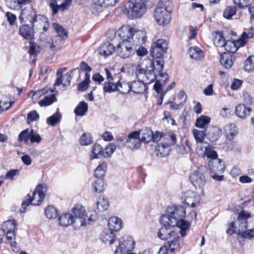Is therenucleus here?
<instances>
[{"instance_id":"nucleus-1","label":"nucleus","mask_w":254,"mask_h":254,"mask_svg":"<svg viewBox=\"0 0 254 254\" xmlns=\"http://www.w3.org/2000/svg\"><path fill=\"white\" fill-rule=\"evenodd\" d=\"M167 213L166 215L161 216V224L176 226L177 228L179 229V233L181 236L185 237L187 231L190 226V222L183 219L186 214L185 208L181 205L169 207L167 210Z\"/></svg>"},{"instance_id":"nucleus-2","label":"nucleus","mask_w":254,"mask_h":254,"mask_svg":"<svg viewBox=\"0 0 254 254\" xmlns=\"http://www.w3.org/2000/svg\"><path fill=\"white\" fill-rule=\"evenodd\" d=\"M173 8L172 0H160L154 10V17L156 22L160 25L169 23Z\"/></svg>"},{"instance_id":"nucleus-3","label":"nucleus","mask_w":254,"mask_h":254,"mask_svg":"<svg viewBox=\"0 0 254 254\" xmlns=\"http://www.w3.org/2000/svg\"><path fill=\"white\" fill-rule=\"evenodd\" d=\"M72 212L74 215V227L78 228L90 224L97 218V213L95 211L85 214L84 207L80 204L75 205L72 209Z\"/></svg>"},{"instance_id":"nucleus-4","label":"nucleus","mask_w":254,"mask_h":254,"mask_svg":"<svg viewBox=\"0 0 254 254\" xmlns=\"http://www.w3.org/2000/svg\"><path fill=\"white\" fill-rule=\"evenodd\" d=\"M146 5L144 0L128 1L125 6L124 12L131 19L141 17L145 12Z\"/></svg>"},{"instance_id":"nucleus-5","label":"nucleus","mask_w":254,"mask_h":254,"mask_svg":"<svg viewBox=\"0 0 254 254\" xmlns=\"http://www.w3.org/2000/svg\"><path fill=\"white\" fill-rule=\"evenodd\" d=\"M46 188L43 185H39L33 191L32 196L22 202L20 211L21 213L26 212V207L30 204L33 205H39L44 200L46 192Z\"/></svg>"},{"instance_id":"nucleus-6","label":"nucleus","mask_w":254,"mask_h":254,"mask_svg":"<svg viewBox=\"0 0 254 254\" xmlns=\"http://www.w3.org/2000/svg\"><path fill=\"white\" fill-rule=\"evenodd\" d=\"M206 171V167L201 165L190 177V180L192 185L196 189H199L201 190V194L202 195H204L203 187L205 185V179L204 174Z\"/></svg>"},{"instance_id":"nucleus-7","label":"nucleus","mask_w":254,"mask_h":254,"mask_svg":"<svg viewBox=\"0 0 254 254\" xmlns=\"http://www.w3.org/2000/svg\"><path fill=\"white\" fill-rule=\"evenodd\" d=\"M16 227L17 223L14 220L5 221L2 225V227L6 232V237L8 243L11 247L15 250L17 249V244L15 241Z\"/></svg>"},{"instance_id":"nucleus-8","label":"nucleus","mask_w":254,"mask_h":254,"mask_svg":"<svg viewBox=\"0 0 254 254\" xmlns=\"http://www.w3.org/2000/svg\"><path fill=\"white\" fill-rule=\"evenodd\" d=\"M168 43L163 39H159L153 42L151 46L150 53L156 59H162L167 52Z\"/></svg>"},{"instance_id":"nucleus-9","label":"nucleus","mask_w":254,"mask_h":254,"mask_svg":"<svg viewBox=\"0 0 254 254\" xmlns=\"http://www.w3.org/2000/svg\"><path fill=\"white\" fill-rule=\"evenodd\" d=\"M162 226L160 229L158 235L160 239L163 240L169 241L172 239L179 238L178 233L179 231L175 227L170 224L165 225L162 224Z\"/></svg>"},{"instance_id":"nucleus-10","label":"nucleus","mask_w":254,"mask_h":254,"mask_svg":"<svg viewBox=\"0 0 254 254\" xmlns=\"http://www.w3.org/2000/svg\"><path fill=\"white\" fill-rule=\"evenodd\" d=\"M134 244L131 237H123L120 240L119 246L117 248L115 254H127L133 249Z\"/></svg>"},{"instance_id":"nucleus-11","label":"nucleus","mask_w":254,"mask_h":254,"mask_svg":"<svg viewBox=\"0 0 254 254\" xmlns=\"http://www.w3.org/2000/svg\"><path fill=\"white\" fill-rule=\"evenodd\" d=\"M116 51L119 57L124 59L130 57L135 53L131 41H122L117 46Z\"/></svg>"},{"instance_id":"nucleus-12","label":"nucleus","mask_w":254,"mask_h":254,"mask_svg":"<svg viewBox=\"0 0 254 254\" xmlns=\"http://www.w3.org/2000/svg\"><path fill=\"white\" fill-rule=\"evenodd\" d=\"M183 198L185 203L191 207H194L198 205L201 199L200 195L190 190L184 193Z\"/></svg>"},{"instance_id":"nucleus-13","label":"nucleus","mask_w":254,"mask_h":254,"mask_svg":"<svg viewBox=\"0 0 254 254\" xmlns=\"http://www.w3.org/2000/svg\"><path fill=\"white\" fill-rule=\"evenodd\" d=\"M197 154L203 156L210 158V160L217 159V154L215 151L213 150L208 143L202 144L201 146L196 149Z\"/></svg>"},{"instance_id":"nucleus-14","label":"nucleus","mask_w":254,"mask_h":254,"mask_svg":"<svg viewBox=\"0 0 254 254\" xmlns=\"http://www.w3.org/2000/svg\"><path fill=\"white\" fill-rule=\"evenodd\" d=\"M49 6L52 9V14H56L59 11H64L67 10L71 4V0H66L61 4H58V2L61 0H49Z\"/></svg>"},{"instance_id":"nucleus-15","label":"nucleus","mask_w":254,"mask_h":254,"mask_svg":"<svg viewBox=\"0 0 254 254\" xmlns=\"http://www.w3.org/2000/svg\"><path fill=\"white\" fill-rule=\"evenodd\" d=\"M246 43V40L243 38L242 36L239 40L226 42L223 47L228 52V53L233 54L238 50L240 46H244Z\"/></svg>"},{"instance_id":"nucleus-16","label":"nucleus","mask_w":254,"mask_h":254,"mask_svg":"<svg viewBox=\"0 0 254 254\" xmlns=\"http://www.w3.org/2000/svg\"><path fill=\"white\" fill-rule=\"evenodd\" d=\"M139 133L137 131H134L128 134V138L125 142V145L130 149L137 148L140 143L138 139Z\"/></svg>"},{"instance_id":"nucleus-17","label":"nucleus","mask_w":254,"mask_h":254,"mask_svg":"<svg viewBox=\"0 0 254 254\" xmlns=\"http://www.w3.org/2000/svg\"><path fill=\"white\" fill-rule=\"evenodd\" d=\"M208 166L212 173L222 174L225 169L224 163L219 159L209 160Z\"/></svg>"},{"instance_id":"nucleus-18","label":"nucleus","mask_w":254,"mask_h":254,"mask_svg":"<svg viewBox=\"0 0 254 254\" xmlns=\"http://www.w3.org/2000/svg\"><path fill=\"white\" fill-rule=\"evenodd\" d=\"M157 80L154 85V88L158 93H160L163 86H165L169 80V75L166 72H160L156 76Z\"/></svg>"},{"instance_id":"nucleus-19","label":"nucleus","mask_w":254,"mask_h":254,"mask_svg":"<svg viewBox=\"0 0 254 254\" xmlns=\"http://www.w3.org/2000/svg\"><path fill=\"white\" fill-rule=\"evenodd\" d=\"M134 29L129 26H124L118 30L119 36L122 39V41H131Z\"/></svg>"},{"instance_id":"nucleus-20","label":"nucleus","mask_w":254,"mask_h":254,"mask_svg":"<svg viewBox=\"0 0 254 254\" xmlns=\"http://www.w3.org/2000/svg\"><path fill=\"white\" fill-rule=\"evenodd\" d=\"M35 14L33 8L31 6H28L22 9L19 19L21 23H23L25 19L31 22Z\"/></svg>"},{"instance_id":"nucleus-21","label":"nucleus","mask_w":254,"mask_h":254,"mask_svg":"<svg viewBox=\"0 0 254 254\" xmlns=\"http://www.w3.org/2000/svg\"><path fill=\"white\" fill-rule=\"evenodd\" d=\"M101 239L105 244L114 243L116 240L115 232L109 228L105 229L101 234Z\"/></svg>"},{"instance_id":"nucleus-22","label":"nucleus","mask_w":254,"mask_h":254,"mask_svg":"<svg viewBox=\"0 0 254 254\" xmlns=\"http://www.w3.org/2000/svg\"><path fill=\"white\" fill-rule=\"evenodd\" d=\"M115 51L113 45L109 42L102 44L98 49L99 54L105 57L112 55Z\"/></svg>"},{"instance_id":"nucleus-23","label":"nucleus","mask_w":254,"mask_h":254,"mask_svg":"<svg viewBox=\"0 0 254 254\" xmlns=\"http://www.w3.org/2000/svg\"><path fill=\"white\" fill-rule=\"evenodd\" d=\"M234 59L233 54L224 53L221 56L220 62L221 64L226 68H230L233 64Z\"/></svg>"},{"instance_id":"nucleus-24","label":"nucleus","mask_w":254,"mask_h":254,"mask_svg":"<svg viewBox=\"0 0 254 254\" xmlns=\"http://www.w3.org/2000/svg\"><path fill=\"white\" fill-rule=\"evenodd\" d=\"M59 222L60 225L63 227H67L71 224H73L74 226L73 216L69 213L61 215L59 217Z\"/></svg>"},{"instance_id":"nucleus-25","label":"nucleus","mask_w":254,"mask_h":254,"mask_svg":"<svg viewBox=\"0 0 254 254\" xmlns=\"http://www.w3.org/2000/svg\"><path fill=\"white\" fill-rule=\"evenodd\" d=\"M19 32L20 35L26 39L31 40L34 37V31L28 25L25 24L20 26Z\"/></svg>"},{"instance_id":"nucleus-26","label":"nucleus","mask_w":254,"mask_h":254,"mask_svg":"<svg viewBox=\"0 0 254 254\" xmlns=\"http://www.w3.org/2000/svg\"><path fill=\"white\" fill-rule=\"evenodd\" d=\"M221 135V130L216 127H212L209 128L206 134L207 138L212 142L217 140Z\"/></svg>"},{"instance_id":"nucleus-27","label":"nucleus","mask_w":254,"mask_h":254,"mask_svg":"<svg viewBox=\"0 0 254 254\" xmlns=\"http://www.w3.org/2000/svg\"><path fill=\"white\" fill-rule=\"evenodd\" d=\"M251 108L246 107L244 104H240L236 106V114L240 118L244 119L250 115Z\"/></svg>"},{"instance_id":"nucleus-28","label":"nucleus","mask_w":254,"mask_h":254,"mask_svg":"<svg viewBox=\"0 0 254 254\" xmlns=\"http://www.w3.org/2000/svg\"><path fill=\"white\" fill-rule=\"evenodd\" d=\"M226 136L227 139L232 140L238 133V128L236 125L233 124H230L226 125L224 128Z\"/></svg>"},{"instance_id":"nucleus-29","label":"nucleus","mask_w":254,"mask_h":254,"mask_svg":"<svg viewBox=\"0 0 254 254\" xmlns=\"http://www.w3.org/2000/svg\"><path fill=\"white\" fill-rule=\"evenodd\" d=\"M193 134L197 142L196 149L201 146L202 144L207 143L203 141L204 136L206 135L205 130L194 129L193 130Z\"/></svg>"},{"instance_id":"nucleus-30","label":"nucleus","mask_w":254,"mask_h":254,"mask_svg":"<svg viewBox=\"0 0 254 254\" xmlns=\"http://www.w3.org/2000/svg\"><path fill=\"white\" fill-rule=\"evenodd\" d=\"M176 134L172 132H169L163 135L161 143L170 148L171 146L176 143Z\"/></svg>"},{"instance_id":"nucleus-31","label":"nucleus","mask_w":254,"mask_h":254,"mask_svg":"<svg viewBox=\"0 0 254 254\" xmlns=\"http://www.w3.org/2000/svg\"><path fill=\"white\" fill-rule=\"evenodd\" d=\"M146 64H148L150 67H153L154 71L158 72H162V71L164 68V61L163 60H156L154 62L150 60H146L144 61Z\"/></svg>"},{"instance_id":"nucleus-32","label":"nucleus","mask_w":254,"mask_h":254,"mask_svg":"<svg viewBox=\"0 0 254 254\" xmlns=\"http://www.w3.org/2000/svg\"><path fill=\"white\" fill-rule=\"evenodd\" d=\"M122 220L116 217H112L108 221L109 229L114 232L119 231L122 228Z\"/></svg>"},{"instance_id":"nucleus-33","label":"nucleus","mask_w":254,"mask_h":254,"mask_svg":"<svg viewBox=\"0 0 254 254\" xmlns=\"http://www.w3.org/2000/svg\"><path fill=\"white\" fill-rule=\"evenodd\" d=\"M146 90L145 83L141 81H134L131 84V90L134 93L141 94Z\"/></svg>"},{"instance_id":"nucleus-34","label":"nucleus","mask_w":254,"mask_h":254,"mask_svg":"<svg viewBox=\"0 0 254 254\" xmlns=\"http://www.w3.org/2000/svg\"><path fill=\"white\" fill-rule=\"evenodd\" d=\"M32 19L31 22L32 27L36 28H40L47 21L46 17L41 14H35Z\"/></svg>"},{"instance_id":"nucleus-35","label":"nucleus","mask_w":254,"mask_h":254,"mask_svg":"<svg viewBox=\"0 0 254 254\" xmlns=\"http://www.w3.org/2000/svg\"><path fill=\"white\" fill-rule=\"evenodd\" d=\"M146 36L145 33L141 30L134 31L133 33L132 40L137 44H143L145 42Z\"/></svg>"},{"instance_id":"nucleus-36","label":"nucleus","mask_w":254,"mask_h":254,"mask_svg":"<svg viewBox=\"0 0 254 254\" xmlns=\"http://www.w3.org/2000/svg\"><path fill=\"white\" fill-rule=\"evenodd\" d=\"M29 2L30 0H7V4L12 9L18 10L22 8L23 4H26Z\"/></svg>"},{"instance_id":"nucleus-37","label":"nucleus","mask_w":254,"mask_h":254,"mask_svg":"<svg viewBox=\"0 0 254 254\" xmlns=\"http://www.w3.org/2000/svg\"><path fill=\"white\" fill-rule=\"evenodd\" d=\"M141 141L149 142L152 139V131L148 128L142 129L139 132Z\"/></svg>"},{"instance_id":"nucleus-38","label":"nucleus","mask_w":254,"mask_h":254,"mask_svg":"<svg viewBox=\"0 0 254 254\" xmlns=\"http://www.w3.org/2000/svg\"><path fill=\"white\" fill-rule=\"evenodd\" d=\"M96 205L99 211H104L108 209L109 205V202L107 197L100 196L97 199Z\"/></svg>"},{"instance_id":"nucleus-39","label":"nucleus","mask_w":254,"mask_h":254,"mask_svg":"<svg viewBox=\"0 0 254 254\" xmlns=\"http://www.w3.org/2000/svg\"><path fill=\"white\" fill-rule=\"evenodd\" d=\"M88 110V105L85 102L82 101L76 107L74 113L76 116H84Z\"/></svg>"},{"instance_id":"nucleus-40","label":"nucleus","mask_w":254,"mask_h":254,"mask_svg":"<svg viewBox=\"0 0 254 254\" xmlns=\"http://www.w3.org/2000/svg\"><path fill=\"white\" fill-rule=\"evenodd\" d=\"M53 26L58 34L56 37L61 38V42L67 38V32L62 26L57 23H54Z\"/></svg>"},{"instance_id":"nucleus-41","label":"nucleus","mask_w":254,"mask_h":254,"mask_svg":"<svg viewBox=\"0 0 254 254\" xmlns=\"http://www.w3.org/2000/svg\"><path fill=\"white\" fill-rule=\"evenodd\" d=\"M190 57L197 61L201 60L203 56L202 51L197 47H192L189 51Z\"/></svg>"},{"instance_id":"nucleus-42","label":"nucleus","mask_w":254,"mask_h":254,"mask_svg":"<svg viewBox=\"0 0 254 254\" xmlns=\"http://www.w3.org/2000/svg\"><path fill=\"white\" fill-rule=\"evenodd\" d=\"M170 148L161 143H159L156 148V154L158 157H163L167 156L170 152Z\"/></svg>"},{"instance_id":"nucleus-43","label":"nucleus","mask_w":254,"mask_h":254,"mask_svg":"<svg viewBox=\"0 0 254 254\" xmlns=\"http://www.w3.org/2000/svg\"><path fill=\"white\" fill-rule=\"evenodd\" d=\"M213 42L215 46L223 47L226 41L224 38L222 33L217 32L215 33L214 37L213 38Z\"/></svg>"},{"instance_id":"nucleus-44","label":"nucleus","mask_w":254,"mask_h":254,"mask_svg":"<svg viewBox=\"0 0 254 254\" xmlns=\"http://www.w3.org/2000/svg\"><path fill=\"white\" fill-rule=\"evenodd\" d=\"M118 90L117 82L116 83L113 81H107L104 83L103 91L106 93H112Z\"/></svg>"},{"instance_id":"nucleus-45","label":"nucleus","mask_w":254,"mask_h":254,"mask_svg":"<svg viewBox=\"0 0 254 254\" xmlns=\"http://www.w3.org/2000/svg\"><path fill=\"white\" fill-rule=\"evenodd\" d=\"M156 73L153 69L148 70L142 77V81L149 84L154 81L156 78Z\"/></svg>"},{"instance_id":"nucleus-46","label":"nucleus","mask_w":254,"mask_h":254,"mask_svg":"<svg viewBox=\"0 0 254 254\" xmlns=\"http://www.w3.org/2000/svg\"><path fill=\"white\" fill-rule=\"evenodd\" d=\"M179 239V238H176L168 241L167 248H169L170 252L175 253L180 250V244Z\"/></svg>"},{"instance_id":"nucleus-47","label":"nucleus","mask_w":254,"mask_h":254,"mask_svg":"<svg viewBox=\"0 0 254 254\" xmlns=\"http://www.w3.org/2000/svg\"><path fill=\"white\" fill-rule=\"evenodd\" d=\"M105 6L103 2L101 0H92V4L91 6L92 12L94 14H99L102 11V8Z\"/></svg>"},{"instance_id":"nucleus-48","label":"nucleus","mask_w":254,"mask_h":254,"mask_svg":"<svg viewBox=\"0 0 254 254\" xmlns=\"http://www.w3.org/2000/svg\"><path fill=\"white\" fill-rule=\"evenodd\" d=\"M106 163H102L98 165L94 172V176L97 178L103 179L107 170Z\"/></svg>"},{"instance_id":"nucleus-49","label":"nucleus","mask_w":254,"mask_h":254,"mask_svg":"<svg viewBox=\"0 0 254 254\" xmlns=\"http://www.w3.org/2000/svg\"><path fill=\"white\" fill-rule=\"evenodd\" d=\"M118 90L122 94H127L131 90V84L129 82H120L119 80L117 82Z\"/></svg>"},{"instance_id":"nucleus-50","label":"nucleus","mask_w":254,"mask_h":254,"mask_svg":"<svg viewBox=\"0 0 254 254\" xmlns=\"http://www.w3.org/2000/svg\"><path fill=\"white\" fill-rule=\"evenodd\" d=\"M62 118L60 113L58 111L55 113L52 116L47 119V123L52 127H54L57 124L59 123Z\"/></svg>"},{"instance_id":"nucleus-51","label":"nucleus","mask_w":254,"mask_h":254,"mask_svg":"<svg viewBox=\"0 0 254 254\" xmlns=\"http://www.w3.org/2000/svg\"><path fill=\"white\" fill-rule=\"evenodd\" d=\"M91 152L92 153L90 155L91 159H97L103 155V150L100 144H95L92 147Z\"/></svg>"},{"instance_id":"nucleus-52","label":"nucleus","mask_w":254,"mask_h":254,"mask_svg":"<svg viewBox=\"0 0 254 254\" xmlns=\"http://www.w3.org/2000/svg\"><path fill=\"white\" fill-rule=\"evenodd\" d=\"M45 214L49 219H55L58 215V211L54 206L49 205L45 209Z\"/></svg>"},{"instance_id":"nucleus-53","label":"nucleus","mask_w":254,"mask_h":254,"mask_svg":"<svg viewBox=\"0 0 254 254\" xmlns=\"http://www.w3.org/2000/svg\"><path fill=\"white\" fill-rule=\"evenodd\" d=\"M210 121V119L209 117L202 115L196 120L195 126L199 128H205Z\"/></svg>"},{"instance_id":"nucleus-54","label":"nucleus","mask_w":254,"mask_h":254,"mask_svg":"<svg viewBox=\"0 0 254 254\" xmlns=\"http://www.w3.org/2000/svg\"><path fill=\"white\" fill-rule=\"evenodd\" d=\"M57 100L55 94H52L51 95L45 97L42 100L39 102V104L41 107H45L49 106L56 102Z\"/></svg>"},{"instance_id":"nucleus-55","label":"nucleus","mask_w":254,"mask_h":254,"mask_svg":"<svg viewBox=\"0 0 254 254\" xmlns=\"http://www.w3.org/2000/svg\"><path fill=\"white\" fill-rule=\"evenodd\" d=\"M90 82V74L88 73H85L84 80L79 83L77 85L78 90L79 91L86 90L88 87Z\"/></svg>"},{"instance_id":"nucleus-56","label":"nucleus","mask_w":254,"mask_h":254,"mask_svg":"<svg viewBox=\"0 0 254 254\" xmlns=\"http://www.w3.org/2000/svg\"><path fill=\"white\" fill-rule=\"evenodd\" d=\"M244 69L249 72L254 70V56L248 57L244 63Z\"/></svg>"},{"instance_id":"nucleus-57","label":"nucleus","mask_w":254,"mask_h":254,"mask_svg":"<svg viewBox=\"0 0 254 254\" xmlns=\"http://www.w3.org/2000/svg\"><path fill=\"white\" fill-rule=\"evenodd\" d=\"M94 191L98 193L102 192L105 189V183L103 179L98 178L93 184Z\"/></svg>"},{"instance_id":"nucleus-58","label":"nucleus","mask_w":254,"mask_h":254,"mask_svg":"<svg viewBox=\"0 0 254 254\" xmlns=\"http://www.w3.org/2000/svg\"><path fill=\"white\" fill-rule=\"evenodd\" d=\"M93 142L92 138L89 133H84L81 136L79 142L82 146L88 145Z\"/></svg>"},{"instance_id":"nucleus-59","label":"nucleus","mask_w":254,"mask_h":254,"mask_svg":"<svg viewBox=\"0 0 254 254\" xmlns=\"http://www.w3.org/2000/svg\"><path fill=\"white\" fill-rule=\"evenodd\" d=\"M236 13V8L235 6H227L224 10L223 16L227 19H230L233 15H235Z\"/></svg>"},{"instance_id":"nucleus-60","label":"nucleus","mask_w":254,"mask_h":254,"mask_svg":"<svg viewBox=\"0 0 254 254\" xmlns=\"http://www.w3.org/2000/svg\"><path fill=\"white\" fill-rule=\"evenodd\" d=\"M237 233L238 235L240 236L242 238L244 239H254V228L247 230L244 232H241L240 230H238Z\"/></svg>"},{"instance_id":"nucleus-61","label":"nucleus","mask_w":254,"mask_h":254,"mask_svg":"<svg viewBox=\"0 0 254 254\" xmlns=\"http://www.w3.org/2000/svg\"><path fill=\"white\" fill-rule=\"evenodd\" d=\"M61 38L56 36L54 37L51 44L50 49L52 51H56L60 49L63 44V41H60Z\"/></svg>"},{"instance_id":"nucleus-62","label":"nucleus","mask_w":254,"mask_h":254,"mask_svg":"<svg viewBox=\"0 0 254 254\" xmlns=\"http://www.w3.org/2000/svg\"><path fill=\"white\" fill-rule=\"evenodd\" d=\"M29 139L30 142L32 143H39L42 140V138L40 135L38 133H37V132L35 131L33 129H32L30 131Z\"/></svg>"},{"instance_id":"nucleus-63","label":"nucleus","mask_w":254,"mask_h":254,"mask_svg":"<svg viewBox=\"0 0 254 254\" xmlns=\"http://www.w3.org/2000/svg\"><path fill=\"white\" fill-rule=\"evenodd\" d=\"M116 148V145L114 144H111L107 146L105 150L103 151V156L105 158L110 157L111 155L114 152Z\"/></svg>"},{"instance_id":"nucleus-64","label":"nucleus","mask_w":254,"mask_h":254,"mask_svg":"<svg viewBox=\"0 0 254 254\" xmlns=\"http://www.w3.org/2000/svg\"><path fill=\"white\" fill-rule=\"evenodd\" d=\"M30 137V131L29 129H26L23 130L18 136V141L22 142L24 141L26 143L29 139Z\"/></svg>"}]
</instances>
